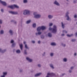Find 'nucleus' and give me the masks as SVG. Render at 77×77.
Listing matches in <instances>:
<instances>
[{"label":"nucleus","mask_w":77,"mask_h":77,"mask_svg":"<svg viewBox=\"0 0 77 77\" xmlns=\"http://www.w3.org/2000/svg\"><path fill=\"white\" fill-rule=\"evenodd\" d=\"M53 26V23H50L49 24V26Z\"/></svg>","instance_id":"nucleus-51"},{"label":"nucleus","mask_w":77,"mask_h":77,"mask_svg":"<svg viewBox=\"0 0 77 77\" xmlns=\"http://www.w3.org/2000/svg\"><path fill=\"white\" fill-rule=\"evenodd\" d=\"M57 26L54 25L53 26V27L52 28V32L53 33L56 34L57 33Z\"/></svg>","instance_id":"nucleus-3"},{"label":"nucleus","mask_w":77,"mask_h":77,"mask_svg":"<svg viewBox=\"0 0 77 77\" xmlns=\"http://www.w3.org/2000/svg\"><path fill=\"white\" fill-rule=\"evenodd\" d=\"M69 73H71L72 72V70H69Z\"/></svg>","instance_id":"nucleus-53"},{"label":"nucleus","mask_w":77,"mask_h":77,"mask_svg":"<svg viewBox=\"0 0 77 77\" xmlns=\"http://www.w3.org/2000/svg\"><path fill=\"white\" fill-rule=\"evenodd\" d=\"M51 45L52 46H55V45H56V43L55 42H52L51 44Z\"/></svg>","instance_id":"nucleus-17"},{"label":"nucleus","mask_w":77,"mask_h":77,"mask_svg":"<svg viewBox=\"0 0 77 77\" xmlns=\"http://www.w3.org/2000/svg\"><path fill=\"white\" fill-rule=\"evenodd\" d=\"M14 24H17V22L16 21H15L14 22Z\"/></svg>","instance_id":"nucleus-61"},{"label":"nucleus","mask_w":77,"mask_h":77,"mask_svg":"<svg viewBox=\"0 0 77 77\" xmlns=\"http://www.w3.org/2000/svg\"><path fill=\"white\" fill-rule=\"evenodd\" d=\"M48 36L49 38H51V37H52V34L51 33L49 32L48 34Z\"/></svg>","instance_id":"nucleus-13"},{"label":"nucleus","mask_w":77,"mask_h":77,"mask_svg":"<svg viewBox=\"0 0 77 77\" xmlns=\"http://www.w3.org/2000/svg\"><path fill=\"white\" fill-rule=\"evenodd\" d=\"M9 33L11 35H14V32H13V30L11 29H10L9 31Z\"/></svg>","instance_id":"nucleus-9"},{"label":"nucleus","mask_w":77,"mask_h":77,"mask_svg":"<svg viewBox=\"0 0 77 77\" xmlns=\"http://www.w3.org/2000/svg\"><path fill=\"white\" fill-rule=\"evenodd\" d=\"M2 49L0 48V52H2Z\"/></svg>","instance_id":"nucleus-63"},{"label":"nucleus","mask_w":77,"mask_h":77,"mask_svg":"<svg viewBox=\"0 0 77 77\" xmlns=\"http://www.w3.org/2000/svg\"><path fill=\"white\" fill-rule=\"evenodd\" d=\"M61 45L63 47H66V44H64L63 43H61Z\"/></svg>","instance_id":"nucleus-36"},{"label":"nucleus","mask_w":77,"mask_h":77,"mask_svg":"<svg viewBox=\"0 0 77 77\" xmlns=\"http://www.w3.org/2000/svg\"><path fill=\"white\" fill-rule=\"evenodd\" d=\"M42 56H45V52H44L43 54H42Z\"/></svg>","instance_id":"nucleus-44"},{"label":"nucleus","mask_w":77,"mask_h":77,"mask_svg":"<svg viewBox=\"0 0 77 77\" xmlns=\"http://www.w3.org/2000/svg\"><path fill=\"white\" fill-rule=\"evenodd\" d=\"M48 18L49 19H52V18H53V15H49L48 16Z\"/></svg>","instance_id":"nucleus-10"},{"label":"nucleus","mask_w":77,"mask_h":77,"mask_svg":"<svg viewBox=\"0 0 77 77\" xmlns=\"http://www.w3.org/2000/svg\"><path fill=\"white\" fill-rule=\"evenodd\" d=\"M41 33H42V32H41L40 31H39L38 32V33L36 32L35 33V35H36V36H38V35H40L41 34Z\"/></svg>","instance_id":"nucleus-11"},{"label":"nucleus","mask_w":77,"mask_h":77,"mask_svg":"<svg viewBox=\"0 0 77 77\" xmlns=\"http://www.w3.org/2000/svg\"><path fill=\"white\" fill-rule=\"evenodd\" d=\"M16 53H17V54H20V53H21V51H20V49H18L17 50H16Z\"/></svg>","instance_id":"nucleus-16"},{"label":"nucleus","mask_w":77,"mask_h":77,"mask_svg":"<svg viewBox=\"0 0 77 77\" xmlns=\"http://www.w3.org/2000/svg\"><path fill=\"white\" fill-rule=\"evenodd\" d=\"M37 31H40L41 30V26H39L37 29Z\"/></svg>","instance_id":"nucleus-22"},{"label":"nucleus","mask_w":77,"mask_h":77,"mask_svg":"<svg viewBox=\"0 0 77 77\" xmlns=\"http://www.w3.org/2000/svg\"><path fill=\"white\" fill-rule=\"evenodd\" d=\"M37 66L38 68H41V65L40 64H38L37 65Z\"/></svg>","instance_id":"nucleus-40"},{"label":"nucleus","mask_w":77,"mask_h":77,"mask_svg":"<svg viewBox=\"0 0 77 77\" xmlns=\"http://www.w3.org/2000/svg\"><path fill=\"white\" fill-rule=\"evenodd\" d=\"M38 44H41V41H40V40L38 41Z\"/></svg>","instance_id":"nucleus-56"},{"label":"nucleus","mask_w":77,"mask_h":77,"mask_svg":"<svg viewBox=\"0 0 77 77\" xmlns=\"http://www.w3.org/2000/svg\"><path fill=\"white\" fill-rule=\"evenodd\" d=\"M15 51V49H14L13 50V53H14Z\"/></svg>","instance_id":"nucleus-58"},{"label":"nucleus","mask_w":77,"mask_h":77,"mask_svg":"<svg viewBox=\"0 0 77 77\" xmlns=\"http://www.w3.org/2000/svg\"><path fill=\"white\" fill-rule=\"evenodd\" d=\"M73 3H74V4L76 3V1H75V0H74L73 1Z\"/></svg>","instance_id":"nucleus-48"},{"label":"nucleus","mask_w":77,"mask_h":77,"mask_svg":"<svg viewBox=\"0 0 77 77\" xmlns=\"http://www.w3.org/2000/svg\"><path fill=\"white\" fill-rule=\"evenodd\" d=\"M23 45L22 44H21V45H20V48L21 50H23Z\"/></svg>","instance_id":"nucleus-32"},{"label":"nucleus","mask_w":77,"mask_h":77,"mask_svg":"<svg viewBox=\"0 0 77 77\" xmlns=\"http://www.w3.org/2000/svg\"><path fill=\"white\" fill-rule=\"evenodd\" d=\"M63 61L65 62H67V59L66 58H64L63 59Z\"/></svg>","instance_id":"nucleus-34"},{"label":"nucleus","mask_w":77,"mask_h":77,"mask_svg":"<svg viewBox=\"0 0 77 77\" xmlns=\"http://www.w3.org/2000/svg\"><path fill=\"white\" fill-rule=\"evenodd\" d=\"M2 74L3 75L5 76L7 75L8 73L6 72H3Z\"/></svg>","instance_id":"nucleus-27"},{"label":"nucleus","mask_w":77,"mask_h":77,"mask_svg":"<svg viewBox=\"0 0 77 77\" xmlns=\"http://www.w3.org/2000/svg\"><path fill=\"white\" fill-rule=\"evenodd\" d=\"M55 75H56L53 73H48L46 77H51L53 76H55Z\"/></svg>","instance_id":"nucleus-4"},{"label":"nucleus","mask_w":77,"mask_h":77,"mask_svg":"<svg viewBox=\"0 0 77 77\" xmlns=\"http://www.w3.org/2000/svg\"><path fill=\"white\" fill-rule=\"evenodd\" d=\"M15 45H16V43H12V45H11V47H15Z\"/></svg>","instance_id":"nucleus-19"},{"label":"nucleus","mask_w":77,"mask_h":77,"mask_svg":"<svg viewBox=\"0 0 77 77\" xmlns=\"http://www.w3.org/2000/svg\"><path fill=\"white\" fill-rule=\"evenodd\" d=\"M27 60H28L29 62H32V61H33V60L30 58L29 57H26V58Z\"/></svg>","instance_id":"nucleus-8"},{"label":"nucleus","mask_w":77,"mask_h":77,"mask_svg":"<svg viewBox=\"0 0 77 77\" xmlns=\"http://www.w3.org/2000/svg\"><path fill=\"white\" fill-rule=\"evenodd\" d=\"M74 18H77V16L76 14H75L74 16Z\"/></svg>","instance_id":"nucleus-45"},{"label":"nucleus","mask_w":77,"mask_h":77,"mask_svg":"<svg viewBox=\"0 0 77 77\" xmlns=\"http://www.w3.org/2000/svg\"><path fill=\"white\" fill-rule=\"evenodd\" d=\"M14 7L16 8H17V9H18L19 8V6H18L17 5H13Z\"/></svg>","instance_id":"nucleus-28"},{"label":"nucleus","mask_w":77,"mask_h":77,"mask_svg":"<svg viewBox=\"0 0 77 77\" xmlns=\"http://www.w3.org/2000/svg\"><path fill=\"white\" fill-rule=\"evenodd\" d=\"M62 27L63 29H65V25L63 24V22H61Z\"/></svg>","instance_id":"nucleus-25"},{"label":"nucleus","mask_w":77,"mask_h":77,"mask_svg":"<svg viewBox=\"0 0 77 77\" xmlns=\"http://www.w3.org/2000/svg\"><path fill=\"white\" fill-rule=\"evenodd\" d=\"M25 48L26 49H28V50H29V47L27 46V45L25 44Z\"/></svg>","instance_id":"nucleus-24"},{"label":"nucleus","mask_w":77,"mask_h":77,"mask_svg":"<svg viewBox=\"0 0 77 77\" xmlns=\"http://www.w3.org/2000/svg\"><path fill=\"white\" fill-rule=\"evenodd\" d=\"M15 21V20H11V22L12 23H14V22Z\"/></svg>","instance_id":"nucleus-54"},{"label":"nucleus","mask_w":77,"mask_h":77,"mask_svg":"<svg viewBox=\"0 0 77 77\" xmlns=\"http://www.w3.org/2000/svg\"><path fill=\"white\" fill-rule=\"evenodd\" d=\"M69 12H67L66 14V17H67V16H69Z\"/></svg>","instance_id":"nucleus-39"},{"label":"nucleus","mask_w":77,"mask_h":77,"mask_svg":"<svg viewBox=\"0 0 77 77\" xmlns=\"http://www.w3.org/2000/svg\"><path fill=\"white\" fill-rule=\"evenodd\" d=\"M49 30H51V31H52V28H51V27H50L49 28Z\"/></svg>","instance_id":"nucleus-50"},{"label":"nucleus","mask_w":77,"mask_h":77,"mask_svg":"<svg viewBox=\"0 0 77 77\" xmlns=\"http://www.w3.org/2000/svg\"><path fill=\"white\" fill-rule=\"evenodd\" d=\"M54 5H57V6H60V4L59 2H57V0H55L54 2Z\"/></svg>","instance_id":"nucleus-7"},{"label":"nucleus","mask_w":77,"mask_h":77,"mask_svg":"<svg viewBox=\"0 0 77 77\" xmlns=\"http://www.w3.org/2000/svg\"><path fill=\"white\" fill-rule=\"evenodd\" d=\"M6 51H7L6 49H5L3 50L2 49L1 53H5V52H6Z\"/></svg>","instance_id":"nucleus-23"},{"label":"nucleus","mask_w":77,"mask_h":77,"mask_svg":"<svg viewBox=\"0 0 77 77\" xmlns=\"http://www.w3.org/2000/svg\"><path fill=\"white\" fill-rule=\"evenodd\" d=\"M49 65L51 68H52V69H54V67L53 64H50Z\"/></svg>","instance_id":"nucleus-15"},{"label":"nucleus","mask_w":77,"mask_h":77,"mask_svg":"<svg viewBox=\"0 0 77 77\" xmlns=\"http://www.w3.org/2000/svg\"><path fill=\"white\" fill-rule=\"evenodd\" d=\"M1 77H5V76H4V75H2L1 76Z\"/></svg>","instance_id":"nucleus-62"},{"label":"nucleus","mask_w":77,"mask_h":77,"mask_svg":"<svg viewBox=\"0 0 77 77\" xmlns=\"http://www.w3.org/2000/svg\"><path fill=\"white\" fill-rule=\"evenodd\" d=\"M24 54H25V55H27V49H25L24 51Z\"/></svg>","instance_id":"nucleus-26"},{"label":"nucleus","mask_w":77,"mask_h":77,"mask_svg":"<svg viewBox=\"0 0 77 77\" xmlns=\"http://www.w3.org/2000/svg\"><path fill=\"white\" fill-rule=\"evenodd\" d=\"M20 72V73H21V72H23V69H20V71H19Z\"/></svg>","instance_id":"nucleus-41"},{"label":"nucleus","mask_w":77,"mask_h":77,"mask_svg":"<svg viewBox=\"0 0 77 77\" xmlns=\"http://www.w3.org/2000/svg\"><path fill=\"white\" fill-rule=\"evenodd\" d=\"M50 56L51 57H53V56H54V53H51V54H50Z\"/></svg>","instance_id":"nucleus-38"},{"label":"nucleus","mask_w":77,"mask_h":77,"mask_svg":"<svg viewBox=\"0 0 77 77\" xmlns=\"http://www.w3.org/2000/svg\"><path fill=\"white\" fill-rule=\"evenodd\" d=\"M41 74V73H39L36 74L35 75V77H38V76H39Z\"/></svg>","instance_id":"nucleus-14"},{"label":"nucleus","mask_w":77,"mask_h":77,"mask_svg":"<svg viewBox=\"0 0 77 77\" xmlns=\"http://www.w3.org/2000/svg\"><path fill=\"white\" fill-rule=\"evenodd\" d=\"M28 2L27 0H23V3H27Z\"/></svg>","instance_id":"nucleus-35"},{"label":"nucleus","mask_w":77,"mask_h":77,"mask_svg":"<svg viewBox=\"0 0 77 77\" xmlns=\"http://www.w3.org/2000/svg\"><path fill=\"white\" fill-rule=\"evenodd\" d=\"M14 5H11V6H8V8H11V9H12L14 8Z\"/></svg>","instance_id":"nucleus-21"},{"label":"nucleus","mask_w":77,"mask_h":77,"mask_svg":"<svg viewBox=\"0 0 77 77\" xmlns=\"http://www.w3.org/2000/svg\"><path fill=\"white\" fill-rule=\"evenodd\" d=\"M61 36H65V34H63L61 35Z\"/></svg>","instance_id":"nucleus-60"},{"label":"nucleus","mask_w":77,"mask_h":77,"mask_svg":"<svg viewBox=\"0 0 77 77\" xmlns=\"http://www.w3.org/2000/svg\"><path fill=\"white\" fill-rule=\"evenodd\" d=\"M10 14H13V15H17L18 14V12L17 11H9V12Z\"/></svg>","instance_id":"nucleus-5"},{"label":"nucleus","mask_w":77,"mask_h":77,"mask_svg":"<svg viewBox=\"0 0 77 77\" xmlns=\"http://www.w3.org/2000/svg\"><path fill=\"white\" fill-rule=\"evenodd\" d=\"M3 23V20H0V24H2Z\"/></svg>","instance_id":"nucleus-43"},{"label":"nucleus","mask_w":77,"mask_h":77,"mask_svg":"<svg viewBox=\"0 0 77 77\" xmlns=\"http://www.w3.org/2000/svg\"><path fill=\"white\" fill-rule=\"evenodd\" d=\"M32 42L33 44H35V41H32Z\"/></svg>","instance_id":"nucleus-55"},{"label":"nucleus","mask_w":77,"mask_h":77,"mask_svg":"<svg viewBox=\"0 0 77 77\" xmlns=\"http://www.w3.org/2000/svg\"><path fill=\"white\" fill-rule=\"evenodd\" d=\"M41 39H44L45 38V36L43 35H42L41 36Z\"/></svg>","instance_id":"nucleus-33"},{"label":"nucleus","mask_w":77,"mask_h":77,"mask_svg":"<svg viewBox=\"0 0 77 77\" xmlns=\"http://www.w3.org/2000/svg\"><path fill=\"white\" fill-rule=\"evenodd\" d=\"M65 75V73H63V74H62V76H63V75Z\"/></svg>","instance_id":"nucleus-59"},{"label":"nucleus","mask_w":77,"mask_h":77,"mask_svg":"<svg viewBox=\"0 0 77 77\" xmlns=\"http://www.w3.org/2000/svg\"><path fill=\"white\" fill-rule=\"evenodd\" d=\"M75 39H72L71 40L72 42H75Z\"/></svg>","instance_id":"nucleus-46"},{"label":"nucleus","mask_w":77,"mask_h":77,"mask_svg":"<svg viewBox=\"0 0 77 77\" xmlns=\"http://www.w3.org/2000/svg\"><path fill=\"white\" fill-rule=\"evenodd\" d=\"M73 34H72L71 35H69V34L67 35V36L68 37H71L72 36H73Z\"/></svg>","instance_id":"nucleus-29"},{"label":"nucleus","mask_w":77,"mask_h":77,"mask_svg":"<svg viewBox=\"0 0 77 77\" xmlns=\"http://www.w3.org/2000/svg\"><path fill=\"white\" fill-rule=\"evenodd\" d=\"M75 36L76 37H77V32L75 33Z\"/></svg>","instance_id":"nucleus-47"},{"label":"nucleus","mask_w":77,"mask_h":77,"mask_svg":"<svg viewBox=\"0 0 77 77\" xmlns=\"http://www.w3.org/2000/svg\"><path fill=\"white\" fill-rule=\"evenodd\" d=\"M0 3L5 6H6L7 5V4L6 2L2 1L1 0H0Z\"/></svg>","instance_id":"nucleus-6"},{"label":"nucleus","mask_w":77,"mask_h":77,"mask_svg":"<svg viewBox=\"0 0 77 77\" xmlns=\"http://www.w3.org/2000/svg\"><path fill=\"white\" fill-rule=\"evenodd\" d=\"M0 34L1 35H3L4 34V30H1L0 31Z\"/></svg>","instance_id":"nucleus-18"},{"label":"nucleus","mask_w":77,"mask_h":77,"mask_svg":"<svg viewBox=\"0 0 77 77\" xmlns=\"http://www.w3.org/2000/svg\"><path fill=\"white\" fill-rule=\"evenodd\" d=\"M32 21L31 20H29L28 21H27L26 23V24H29L30 23V22Z\"/></svg>","instance_id":"nucleus-31"},{"label":"nucleus","mask_w":77,"mask_h":77,"mask_svg":"<svg viewBox=\"0 0 77 77\" xmlns=\"http://www.w3.org/2000/svg\"><path fill=\"white\" fill-rule=\"evenodd\" d=\"M11 44H13V43H14V41L13 40H12L11 41Z\"/></svg>","instance_id":"nucleus-42"},{"label":"nucleus","mask_w":77,"mask_h":77,"mask_svg":"<svg viewBox=\"0 0 77 77\" xmlns=\"http://www.w3.org/2000/svg\"><path fill=\"white\" fill-rule=\"evenodd\" d=\"M63 33H67V31L65 30H63Z\"/></svg>","instance_id":"nucleus-37"},{"label":"nucleus","mask_w":77,"mask_h":77,"mask_svg":"<svg viewBox=\"0 0 77 77\" xmlns=\"http://www.w3.org/2000/svg\"><path fill=\"white\" fill-rule=\"evenodd\" d=\"M74 66H72L70 67V69H74Z\"/></svg>","instance_id":"nucleus-49"},{"label":"nucleus","mask_w":77,"mask_h":77,"mask_svg":"<svg viewBox=\"0 0 77 77\" xmlns=\"http://www.w3.org/2000/svg\"><path fill=\"white\" fill-rule=\"evenodd\" d=\"M1 11L2 12H4V10L3 9H1Z\"/></svg>","instance_id":"nucleus-52"},{"label":"nucleus","mask_w":77,"mask_h":77,"mask_svg":"<svg viewBox=\"0 0 77 77\" xmlns=\"http://www.w3.org/2000/svg\"><path fill=\"white\" fill-rule=\"evenodd\" d=\"M74 55L75 56H77V54L75 53L74 54Z\"/></svg>","instance_id":"nucleus-57"},{"label":"nucleus","mask_w":77,"mask_h":77,"mask_svg":"<svg viewBox=\"0 0 77 77\" xmlns=\"http://www.w3.org/2000/svg\"><path fill=\"white\" fill-rule=\"evenodd\" d=\"M66 17L67 20H68V21H69H69H71V19L70 18H69V16H67Z\"/></svg>","instance_id":"nucleus-20"},{"label":"nucleus","mask_w":77,"mask_h":77,"mask_svg":"<svg viewBox=\"0 0 77 77\" xmlns=\"http://www.w3.org/2000/svg\"><path fill=\"white\" fill-rule=\"evenodd\" d=\"M36 26V23H34L32 25V27L34 28H35Z\"/></svg>","instance_id":"nucleus-30"},{"label":"nucleus","mask_w":77,"mask_h":77,"mask_svg":"<svg viewBox=\"0 0 77 77\" xmlns=\"http://www.w3.org/2000/svg\"><path fill=\"white\" fill-rule=\"evenodd\" d=\"M26 42H23V44H25V45H26Z\"/></svg>","instance_id":"nucleus-64"},{"label":"nucleus","mask_w":77,"mask_h":77,"mask_svg":"<svg viewBox=\"0 0 77 77\" xmlns=\"http://www.w3.org/2000/svg\"><path fill=\"white\" fill-rule=\"evenodd\" d=\"M41 29L42 30H44L46 29V27L44 26H41Z\"/></svg>","instance_id":"nucleus-12"},{"label":"nucleus","mask_w":77,"mask_h":77,"mask_svg":"<svg viewBox=\"0 0 77 77\" xmlns=\"http://www.w3.org/2000/svg\"><path fill=\"white\" fill-rule=\"evenodd\" d=\"M34 15V17L36 19H38V18H41V14H38L37 12H34L33 13Z\"/></svg>","instance_id":"nucleus-1"},{"label":"nucleus","mask_w":77,"mask_h":77,"mask_svg":"<svg viewBox=\"0 0 77 77\" xmlns=\"http://www.w3.org/2000/svg\"><path fill=\"white\" fill-rule=\"evenodd\" d=\"M23 14L24 15H30V11L28 9H25L23 11Z\"/></svg>","instance_id":"nucleus-2"}]
</instances>
